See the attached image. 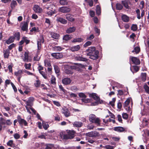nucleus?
Masks as SVG:
<instances>
[{"instance_id": "obj_1", "label": "nucleus", "mask_w": 149, "mask_h": 149, "mask_svg": "<svg viewBox=\"0 0 149 149\" xmlns=\"http://www.w3.org/2000/svg\"><path fill=\"white\" fill-rule=\"evenodd\" d=\"M89 120L91 123L95 124L97 126L100 125V119L98 118H96V116L94 114H92L89 116Z\"/></svg>"}, {"instance_id": "obj_2", "label": "nucleus", "mask_w": 149, "mask_h": 149, "mask_svg": "<svg viewBox=\"0 0 149 149\" xmlns=\"http://www.w3.org/2000/svg\"><path fill=\"white\" fill-rule=\"evenodd\" d=\"M89 96L92 97L96 101L93 104V105H97L99 103H101V102L100 101V98L97 95V94L94 93H92L91 94H90L89 95Z\"/></svg>"}, {"instance_id": "obj_3", "label": "nucleus", "mask_w": 149, "mask_h": 149, "mask_svg": "<svg viewBox=\"0 0 149 149\" xmlns=\"http://www.w3.org/2000/svg\"><path fill=\"white\" fill-rule=\"evenodd\" d=\"M96 48L95 47H89L88 49H86L85 51L86 52V55L87 56H89L93 54L95 51H96Z\"/></svg>"}, {"instance_id": "obj_4", "label": "nucleus", "mask_w": 149, "mask_h": 149, "mask_svg": "<svg viewBox=\"0 0 149 149\" xmlns=\"http://www.w3.org/2000/svg\"><path fill=\"white\" fill-rule=\"evenodd\" d=\"M45 9H46V14L49 16H52V15L55 13V10H54L51 7H45Z\"/></svg>"}, {"instance_id": "obj_5", "label": "nucleus", "mask_w": 149, "mask_h": 149, "mask_svg": "<svg viewBox=\"0 0 149 149\" xmlns=\"http://www.w3.org/2000/svg\"><path fill=\"white\" fill-rule=\"evenodd\" d=\"M130 59L131 60L133 63L135 65H138L140 63L139 59L137 57L131 56L130 57Z\"/></svg>"}, {"instance_id": "obj_6", "label": "nucleus", "mask_w": 149, "mask_h": 149, "mask_svg": "<svg viewBox=\"0 0 149 149\" xmlns=\"http://www.w3.org/2000/svg\"><path fill=\"white\" fill-rule=\"evenodd\" d=\"M87 134V136L91 137H96L100 135L99 133L96 131L90 132H88Z\"/></svg>"}, {"instance_id": "obj_7", "label": "nucleus", "mask_w": 149, "mask_h": 149, "mask_svg": "<svg viewBox=\"0 0 149 149\" xmlns=\"http://www.w3.org/2000/svg\"><path fill=\"white\" fill-rule=\"evenodd\" d=\"M17 119L18 122L21 125H23V124L25 126L27 125V123L26 120L23 119L21 118L20 116L18 115L17 116Z\"/></svg>"}, {"instance_id": "obj_8", "label": "nucleus", "mask_w": 149, "mask_h": 149, "mask_svg": "<svg viewBox=\"0 0 149 149\" xmlns=\"http://www.w3.org/2000/svg\"><path fill=\"white\" fill-rule=\"evenodd\" d=\"M61 112L66 117H68L70 115V112L66 107H64L62 108Z\"/></svg>"}, {"instance_id": "obj_9", "label": "nucleus", "mask_w": 149, "mask_h": 149, "mask_svg": "<svg viewBox=\"0 0 149 149\" xmlns=\"http://www.w3.org/2000/svg\"><path fill=\"white\" fill-rule=\"evenodd\" d=\"M34 12L37 13H41L42 11V9L37 5H35L33 7Z\"/></svg>"}, {"instance_id": "obj_10", "label": "nucleus", "mask_w": 149, "mask_h": 149, "mask_svg": "<svg viewBox=\"0 0 149 149\" xmlns=\"http://www.w3.org/2000/svg\"><path fill=\"white\" fill-rule=\"evenodd\" d=\"M72 81V80L68 77H65L62 79V83L64 85H69Z\"/></svg>"}, {"instance_id": "obj_11", "label": "nucleus", "mask_w": 149, "mask_h": 149, "mask_svg": "<svg viewBox=\"0 0 149 149\" xmlns=\"http://www.w3.org/2000/svg\"><path fill=\"white\" fill-rule=\"evenodd\" d=\"M99 53L98 51L96 50L93 54L89 56V58L93 60H96L98 58Z\"/></svg>"}, {"instance_id": "obj_12", "label": "nucleus", "mask_w": 149, "mask_h": 149, "mask_svg": "<svg viewBox=\"0 0 149 149\" xmlns=\"http://www.w3.org/2000/svg\"><path fill=\"white\" fill-rule=\"evenodd\" d=\"M75 133V131L74 130L69 131L67 135H66L67 139H71L73 138L74 136V134Z\"/></svg>"}, {"instance_id": "obj_13", "label": "nucleus", "mask_w": 149, "mask_h": 149, "mask_svg": "<svg viewBox=\"0 0 149 149\" xmlns=\"http://www.w3.org/2000/svg\"><path fill=\"white\" fill-rule=\"evenodd\" d=\"M49 33L52 38L55 39H59L60 36L59 34L54 32H50Z\"/></svg>"}, {"instance_id": "obj_14", "label": "nucleus", "mask_w": 149, "mask_h": 149, "mask_svg": "<svg viewBox=\"0 0 149 149\" xmlns=\"http://www.w3.org/2000/svg\"><path fill=\"white\" fill-rule=\"evenodd\" d=\"M51 56L56 59L62 58L63 56V54L61 53H54L51 54Z\"/></svg>"}, {"instance_id": "obj_15", "label": "nucleus", "mask_w": 149, "mask_h": 149, "mask_svg": "<svg viewBox=\"0 0 149 149\" xmlns=\"http://www.w3.org/2000/svg\"><path fill=\"white\" fill-rule=\"evenodd\" d=\"M59 11L63 13H66L69 12L70 8L66 6H63L60 7L59 9Z\"/></svg>"}, {"instance_id": "obj_16", "label": "nucleus", "mask_w": 149, "mask_h": 149, "mask_svg": "<svg viewBox=\"0 0 149 149\" xmlns=\"http://www.w3.org/2000/svg\"><path fill=\"white\" fill-rule=\"evenodd\" d=\"M74 59L75 60L77 61H82L84 62H87L88 61V59L85 58L81 56H76Z\"/></svg>"}, {"instance_id": "obj_17", "label": "nucleus", "mask_w": 149, "mask_h": 149, "mask_svg": "<svg viewBox=\"0 0 149 149\" xmlns=\"http://www.w3.org/2000/svg\"><path fill=\"white\" fill-rule=\"evenodd\" d=\"M80 46L78 45L70 47V49L72 52H74L78 51L80 49Z\"/></svg>"}, {"instance_id": "obj_18", "label": "nucleus", "mask_w": 149, "mask_h": 149, "mask_svg": "<svg viewBox=\"0 0 149 149\" xmlns=\"http://www.w3.org/2000/svg\"><path fill=\"white\" fill-rule=\"evenodd\" d=\"M28 24L27 22H24L23 25L21 26V29L23 31H27Z\"/></svg>"}, {"instance_id": "obj_19", "label": "nucleus", "mask_w": 149, "mask_h": 149, "mask_svg": "<svg viewBox=\"0 0 149 149\" xmlns=\"http://www.w3.org/2000/svg\"><path fill=\"white\" fill-rule=\"evenodd\" d=\"M56 20L58 22H59L63 24H65L67 23V20L65 19L60 17H57Z\"/></svg>"}, {"instance_id": "obj_20", "label": "nucleus", "mask_w": 149, "mask_h": 149, "mask_svg": "<svg viewBox=\"0 0 149 149\" xmlns=\"http://www.w3.org/2000/svg\"><path fill=\"white\" fill-rule=\"evenodd\" d=\"M76 30L75 27L73 26L68 28L66 31V32L68 33H70L74 32Z\"/></svg>"}, {"instance_id": "obj_21", "label": "nucleus", "mask_w": 149, "mask_h": 149, "mask_svg": "<svg viewBox=\"0 0 149 149\" xmlns=\"http://www.w3.org/2000/svg\"><path fill=\"white\" fill-rule=\"evenodd\" d=\"M34 100V98L33 97H30L28 100L26 102V104L27 106H31L32 102Z\"/></svg>"}, {"instance_id": "obj_22", "label": "nucleus", "mask_w": 149, "mask_h": 149, "mask_svg": "<svg viewBox=\"0 0 149 149\" xmlns=\"http://www.w3.org/2000/svg\"><path fill=\"white\" fill-rule=\"evenodd\" d=\"M114 130L117 132H122L125 130V129L123 127L119 126L115 127Z\"/></svg>"}, {"instance_id": "obj_23", "label": "nucleus", "mask_w": 149, "mask_h": 149, "mask_svg": "<svg viewBox=\"0 0 149 149\" xmlns=\"http://www.w3.org/2000/svg\"><path fill=\"white\" fill-rule=\"evenodd\" d=\"M3 55L5 58H8L10 53V51L8 49H6L3 51Z\"/></svg>"}, {"instance_id": "obj_24", "label": "nucleus", "mask_w": 149, "mask_h": 149, "mask_svg": "<svg viewBox=\"0 0 149 149\" xmlns=\"http://www.w3.org/2000/svg\"><path fill=\"white\" fill-rule=\"evenodd\" d=\"M132 68L135 71V72H138L139 70V67L138 66L136 65H133L132 66H131L130 68V69L131 71L133 74H134V72L132 69Z\"/></svg>"}, {"instance_id": "obj_25", "label": "nucleus", "mask_w": 149, "mask_h": 149, "mask_svg": "<svg viewBox=\"0 0 149 149\" xmlns=\"http://www.w3.org/2000/svg\"><path fill=\"white\" fill-rule=\"evenodd\" d=\"M14 37L13 36H10L8 39L6 40V42L7 44L9 45L13 42L14 41Z\"/></svg>"}, {"instance_id": "obj_26", "label": "nucleus", "mask_w": 149, "mask_h": 149, "mask_svg": "<svg viewBox=\"0 0 149 149\" xmlns=\"http://www.w3.org/2000/svg\"><path fill=\"white\" fill-rule=\"evenodd\" d=\"M122 19L125 22H128L129 21V17L125 15H123L122 16Z\"/></svg>"}, {"instance_id": "obj_27", "label": "nucleus", "mask_w": 149, "mask_h": 149, "mask_svg": "<svg viewBox=\"0 0 149 149\" xmlns=\"http://www.w3.org/2000/svg\"><path fill=\"white\" fill-rule=\"evenodd\" d=\"M14 39H16L17 40H19L20 38V33L19 32H16L14 33Z\"/></svg>"}, {"instance_id": "obj_28", "label": "nucleus", "mask_w": 149, "mask_h": 149, "mask_svg": "<svg viewBox=\"0 0 149 149\" xmlns=\"http://www.w3.org/2000/svg\"><path fill=\"white\" fill-rule=\"evenodd\" d=\"M121 3L126 8L129 9V6L127 1L126 0H122Z\"/></svg>"}, {"instance_id": "obj_29", "label": "nucleus", "mask_w": 149, "mask_h": 149, "mask_svg": "<svg viewBox=\"0 0 149 149\" xmlns=\"http://www.w3.org/2000/svg\"><path fill=\"white\" fill-rule=\"evenodd\" d=\"M82 123L79 121H76L74 122L73 125L74 127H80L82 125Z\"/></svg>"}, {"instance_id": "obj_30", "label": "nucleus", "mask_w": 149, "mask_h": 149, "mask_svg": "<svg viewBox=\"0 0 149 149\" xmlns=\"http://www.w3.org/2000/svg\"><path fill=\"white\" fill-rule=\"evenodd\" d=\"M42 125L44 129L45 130H47L49 127L48 123L43 121H42Z\"/></svg>"}, {"instance_id": "obj_31", "label": "nucleus", "mask_w": 149, "mask_h": 149, "mask_svg": "<svg viewBox=\"0 0 149 149\" xmlns=\"http://www.w3.org/2000/svg\"><path fill=\"white\" fill-rule=\"evenodd\" d=\"M29 60V54L28 52H26L24 53V57L23 60L24 61L28 62Z\"/></svg>"}, {"instance_id": "obj_32", "label": "nucleus", "mask_w": 149, "mask_h": 149, "mask_svg": "<svg viewBox=\"0 0 149 149\" xmlns=\"http://www.w3.org/2000/svg\"><path fill=\"white\" fill-rule=\"evenodd\" d=\"M17 5V3L15 1L13 0L10 3V7L12 9L15 8V6Z\"/></svg>"}, {"instance_id": "obj_33", "label": "nucleus", "mask_w": 149, "mask_h": 149, "mask_svg": "<svg viewBox=\"0 0 149 149\" xmlns=\"http://www.w3.org/2000/svg\"><path fill=\"white\" fill-rule=\"evenodd\" d=\"M83 39L81 38H78L74 39L72 41V42H82L83 41Z\"/></svg>"}, {"instance_id": "obj_34", "label": "nucleus", "mask_w": 149, "mask_h": 149, "mask_svg": "<svg viewBox=\"0 0 149 149\" xmlns=\"http://www.w3.org/2000/svg\"><path fill=\"white\" fill-rule=\"evenodd\" d=\"M66 19L70 21H73L74 20V19L73 18L72 16L69 14H67L66 15Z\"/></svg>"}, {"instance_id": "obj_35", "label": "nucleus", "mask_w": 149, "mask_h": 149, "mask_svg": "<svg viewBox=\"0 0 149 149\" xmlns=\"http://www.w3.org/2000/svg\"><path fill=\"white\" fill-rule=\"evenodd\" d=\"M54 50L56 52H60L61 51L63 48L59 46H55L53 47Z\"/></svg>"}, {"instance_id": "obj_36", "label": "nucleus", "mask_w": 149, "mask_h": 149, "mask_svg": "<svg viewBox=\"0 0 149 149\" xmlns=\"http://www.w3.org/2000/svg\"><path fill=\"white\" fill-rule=\"evenodd\" d=\"M72 38L71 36L69 35H66L64 36L63 39L65 41H68Z\"/></svg>"}, {"instance_id": "obj_37", "label": "nucleus", "mask_w": 149, "mask_h": 149, "mask_svg": "<svg viewBox=\"0 0 149 149\" xmlns=\"http://www.w3.org/2000/svg\"><path fill=\"white\" fill-rule=\"evenodd\" d=\"M59 3L62 6L66 5L68 4V2L67 0H59Z\"/></svg>"}, {"instance_id": "obj_38", "label": "nucleus", "mask_w": 149, "mask_h": 149, "mask_svg": "<svg viewBox=\"0 0 149 149\" xmlns=\"http://www.w3.org/2000/svg\"><path fill=\"white\" fill-rule=\"evenodd\" d=\"M22 71L21 70H19L17 72H14L15 75L16 76H22Z\"/></svg>"}, {"instance_id": "obj_39", "label": "nucleus", "mask_w": 149, "mask_h": 149, "mask_svg": "<svg viewBox=\"0 0 149 149\" xmlns=\"http://www.w3.org/2000/svg\"><path fill=\"white\" fill-rule=\"evenodd\" d=\"M101 8L100 6L97 5L96 7V13L98 15H99L101 14Z\"/></svg>"}, {"instance_id": "obj_40", "label": "nucleus", "mask_w": 149, "mask_h": 149, "mask_svg": "<svg viewBox=\"0 0 149 149\" xmlns=\"http://www.w3.org/2000/svg\"><path fill=\"white\" fill-rule=\"evenodd\" d=\"M50 83L51 84L54 85H55L56 84V78L53 76H52Z\"/></svg>"}, {"instance_id": "obj_41", "label": "nucleus", "mask_w": 149, "mask_h": 149, "mask_svg": "<svg viewBox=\"0 0 149 149\" xmlns=\"http://www.w3.org/2000/svg\"><path fill=\"white\" fill-rule=\"evenodd\" d=\"M140 51V48L139 47H135L134 49L132 51V52H135L136 54L138 53Z\"/></svg>"}, {"instance_id": "obj_42", "label": "nucleus", "mask_w": 149, "mask_h": 149, "mask_svg": "<svg viewBox=\"0 0 149 149\" xmlns=\"http://www.w3.org/2000/svg\"><path fill=\"white\" fill-rule=\"evenodd\" d=\"M143 88L146 93L149 94V87L146 84H145L143 86Z\"/></svg>"}, {"instance_id": "obj_43", "label": "nucleus", "mask_w": 149, "mask_h": 149, "mask_svg": "<svg viewBox=\"0 0 149 149\" xmlns=\"http://www.w3.org/2000/svg\"><path fill=\"white\" fill-rule=\"evenodd\" d=\"M41 43L40 42H39L37 41V47L38 49L37 50V52L38 53L40 52V49H41Z\"/></svg>"}, {"instance_id": "obj_44", "label": "nucleus", "mask_w": 149, "mask_h": 149, "mask_svg": "<svg viewBox=\"0 0 149 149\" xmlns=\"http://www.w3.org/2000/svg\"><path fill=\"white\" fill-rule=\"evenodd\" d=\"M123 8V6L120 3H117L116 5V8L117 10H121Z\"/></svg>"}, {"instance_id": "obj_45", "label": "nucleus", "mask_w": 149, "mask_h": 149, "mask_svg": "<svg viewBox=\"0 0 149 149\" xmlns=\"http://www.w3.org/2000/svg\"><path fill=\"white\" fill-rule=\"evenodd\" d=\"M130 99L128 98L126 100V101L125 102L123 106L124 107H128V105H129L130 103Z\"/></svg>"}, {"instance_id": "obj_46", "label": "nucleus", "mask_w": 149, "mask_h": 149, "mask_svg": "<svg viewBox=\"0 0 149 149\" xmlns=\"http://www.w3.org/2000/svg\"><path fill=\"white\" fill-rule=\"evenodd\" d=\"M46 147L45 149H52V148L54 147V145L49 144H47L46 145Z\"/></svg>"}, {"instance_id": "obj_47", "label": "nucleus", "mask_w": 149, "mask_h": 149, "mask_svg": "<svg viewBox=\"0 0 149 149\" xmlns=\"http://www.w3.org/2000/svg\"><path fill=\"white\" fill-rule=\"evenodd\" d=\"M131 29L133 31H136L137 29V26L136 24H133L131 27Z\"/></svg>"}, {"instance_id": "obj_48", "label": "nucleus", "mask_w": 149, "mask_h": 149, "mask_svg": "<svg viewBox=\"0 0 149 149\" xmlns=\"http://www.w3.org/2000/svg\"><path fill=\"white\" fill-rule=\"evenodd\" d=\"M45 65L46 67H50L51 66V64L49 61L47 60H45L44 61Z\"/></svg>"}, {"instance_id": "obj_49", "label": "nucleus", "mask_w": 149, "mask_h": 149, "mask_svg": "<svg viewBox=\"0 0 149 149\" xmlns=\"http://www.w3.org/2000/svg\"><path fill=\"white\" fill-rule=\"evenodd\" d=\"M81 100L82 102H83L85 103H87L91 102V100L88 98H82L81 99Z\"/></svg>"}, {"instance_id": "obj_50", "label": "nucleus", "mask_w": 149, "mask_h": 149, "mask_svg": "<svg viewBox=\"0 0 149 149\" xmlns=\"http://www.w3.org/2000/svg\"><path fill=\"white\" fill-rule=\"evenodd\" d=\"M31 63H29L28 64L25 63L24 65V66L26 69L30 70L31 66Z\"/></svg>"}, {"instance_id": "obj_51", "label": "nucleus", "mask_w": 149, "mask_h": 149, "mask_svg": "<svg viewBox=\"0 0 149 149\" xmlns=\"http://www.w3.org/2000/svg\"><path fill=\"white\" fill-rule=\"evenodd\" d=\"M44 39L43 36H41L40 38L38 39L37 41L39 42L42 43H43L44 42Z\"/></svg>"}, {"instance_id": "obj_52", "label": "nucleus", "mask_w": 149, "mask_h": 149, "mask_svg": "<svg viewBox=\"0 0 149 149\" xmlns=\"http://www.w3.org/2000/svg\"><path fill=\"white\" fill-rule=\"evenodd\" d=\"M22 39L24 40V42H25L26 44H28L29 43L30 40H28L27 39V38L25 37H23L22 38Z\"/></svg>"}, {"instance_id": "obj_53", "label": "nucleus", "mask_w": 149, "mask_h": 149, "mask_svg": "<svg viewBox=\"0 0 149 149\" xmlns=\"http://www.w3.org/2000/svg\"><path fill=\"white\" fill-rule=\"evenodd\" d=\"M54 69L56 73H58L60 72L59 68L57 65H54Z\"/></svg>"}, {"instance_id": "obj_54", "label": "nucleus", "mask_w": 149, "mask_h": 149, "mask_svg": "<svg viewBox=\"0 0 149 149\" xmlns=\"http://www.w3.org/2000/svg\"><path fill=\"white\" fill-rule=\"evenodd\" d=\"M71 89L72 91L74 92H76L78 90L77 87L75 86H72L71 87Z\"/></svg>"}, {"instance_id": "obj_55", "label": "nucleus", "mask_w": 149, "mask_h": 149, "mask_svg": "<svg viewBox=\"0 0 149 149\" xmlns=\"http://www.w3.org/2000/svg\"><path fill=\"white\" fill-rule=\"evenodd\" d=\"M136 13L137 14V18L138 19H140L141 18V16L140 15V10L139 9H137L136 10Z\"/></svg>"}, {"instance_id": "obj_56", "label": "nucleus", "mask_w": 149, "mask_h": 149, "mask_svg": "<svg viewBox=\"0 0 149 149\" xmlns=\"http://www.w3.org/2000/svg\"><path fill=\"white\" fill-rule=\"evenodd\" d=\"M6 123V122L5 120L3 118H1L0 120V125H2L5 124Z\"/></svg>"}, {"instance_id": "obj_57", "label": "nucleus", "mask_w": 149, "mask_h": 149, "mask_svg": "<svg viewBox=\"0 0 149 149\" xmlns=\"http://www.w3.org/2000/svg\"><path fill=\"white\" fill-rule=\"evenodd\" d=\"M7 145L8 146H12L13 145V141L12 140H10L8 141V142L7 143Z\"/></svg>"}, {"instance_id": "obj_58", "label": "nucleus", "mask_w": 149, "mask_h": 149, "mask_svg": "<svg viewBox=\"0 0 149 149\" xmlns=\"http://www.w3.org/2000/svg\"><path fill=\"white\" fill-rule=\"evenodd\" d=\"M85 1H87L88 3L90 6L92 7L93 6V0H85Z\"/></svg>"}, {"instance_id": "obj_59", "label": "nucleus", "mask_w": 149, "mask_h": 149, "mask_svg": "<svg viewBox=\"0 0 149 149\" xmlns=\"http://www.w3.org/2000/svg\"><path fill=\"white\" fill-rule=\"evenodd\" d=\"M39 72L42 75L44 78L46 79H47V74H45L44 72L42 71L41 72Z\"/></svg>"}, {"instance_id": "obj_60", "label": "nucleus", "mask_w": 149, "mask_h": 149, "mask_svg": "<svg viewBox=\"0 0 149 149\" xmlns=\"http://www.w3.org/2000/svg\"><path fill=\"white\" fill-rule=\"evenodd\" d=\"M40 84V81L39 80H36V82L34 83V84L35 86L36 87H38L39 86Z\"/></svg>"}, {"instance_id": "obj_61", "label": "nucleus", "mask_w": 149, "mask_h": 149, "mask_svg": "<svg viewBox=\"0 0 149 149\" xmlns=\"http://www.w3.org/2000/svg\"><path fill=\"white\" fill-rule=\"evenodd\" d=\"M125 109L128 111L129 113H130V114H132V111L130 107H124Z\"/></svg>"}, {"instance_id": "obj_62", "label": "nucleus", "mask_w": 149, "mask_h": 149, "mask_svg": "<svg viewBox=\"0 0 149 149\" xmlns=\"http://www.w3.org/2000/svg\"><path fill=\"white\" fill-rule=\"evenodd\" d=\"M79 96L80 97L84 98H83L86 97V95L83 93H80L78 94Z\"/></svg>"}, {"instance_id": "obj_63", "label": "nucleus", "mask_w": 149, "mask_h": 149, "mask_svg": "<svg viewBox=\"0 0 149 149\" xmlns=\"http://www.w3.org/2000/svg\"><path fill=\"white\" fill-rule=\"evenodd\" d=\"M38 27H32L31 29L30 30V31L32 32H38Z\"/></svg>"}, {"instance_id": "obj_64", "label": "nucleus", "mask_w": 149, "mask_h": 149, "mask_svg": "<svg viewBox=\"0 0 149 149\" xmlns=\"http://www.w3.org/2000/svg\"><path fill=\"white\" fill-rule=\"evenodd\" d=\"M92 42H91L90 41H87L84 45V47H86L88 46H89L91 44Z\"/></svg>"}]
</instances>
